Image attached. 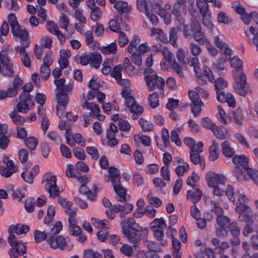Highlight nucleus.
<instances>
[{"mask_svg":"<svg viewBox=\"0 0 258 258\" xmlns=\"http://www.w3.org/2000/svg\"><path fill=\"white\" fill-rule=\"evenodd\" d=\"M29 230V227L27 225L17 224L15 226H11L9 228L10 234L8 238V242L12 248L9 250V253L11 258H17L20 254H24L26 252V248L21 242H19L14 234L15 233L17 235L26 234Z\"/></svg>","mask_w":258,"mask_h":258,"instance_id":"f257e3e1","label":"nucleus"},{"mask_svg":"<svg viewBox=\"0 0 258 258\" xmlns=\"http://www.w3.org/2000/svg\"><path fill=\"white\" fill-rule=\"evenodd\" d=\"M8 21L11 26L13 36L20 39V46L28 47L30 41L28 40V32L25 29L21 28L16 16L13 13L10 14L8 16Z\"/></svg>","mask_w":258,"mask_h":258,"instance_id":"f03ea898","label":"nucleus"},{"mask_svg":"<svg viewBox=\"0 0 258 258\" xmlns=\"http://www.w3.org/2000/svg\"><path fill=\"white\" fill-rule=\"evenodd\" d=\"M144 75L146 85L150 91H154L157 88L159 90L160 94H164L163 88L165 82L161 77H159L151 68L145 70Z\"/></svg>","mask_w":258,"mask_h":258,"instance_id":"7ed1b4c3","label":"nucleus"},{"mask_svg":"<svg viewBox=\"0 0 258 258\" xmlns=\"http://www.w3.org/2000/svg\"><path fill=\"white\" fill-rule=\"evenodd\" d=\"M235 83L233 87L236 92L242 96L250 91L248 84L246 82V77L245 75L241 72H236L234 74Z\"/></svg>","mask_w":258,"mask_h":258,"instance_id":"20e7f679","label":"nucleus"},{"mask_svg":"<svg viewBox=\"0 0 258 258\" xmlns=\"http://www.w3.org/2000/svg\"><path fill=\"white\" fill-rule=\"evenodd\" d=\"M121 231L128 241L133 244V247H136L141 240V237L144 236L141 231L130 230L125 225V221L121 222Z\"/></svg>","mask_w":258,"mask_h":258,"instance_id":"39448f33","label":"nucleus"},{"mask_svg":"<svg viewBox=\"0 0 258 258\" xmlns=\"http://www.w3.org/2000/svg\"><path fill=\"white\" fill-rule=\"evenodd\" d=\"M8 55V52L6 50H2L0 52V61L3 64L1 73L4 76L13 77L14 74L13 64L10 62Z\"/></svg>","mask_w":258,"mask_h":258,"instance_id":"423d86ee","label":"nucleus"},{"mask_svg":"<svg viewBox=\"0 0 258 258\" xmlns=\"http://www.w3.org/2000/svg\"><path fill=\"white\" fill-rule=\"evenodd\" d=\"M19 101L17 103L16 108L18 112H27L34 105L33 100L28 94H20L19 97Z\"/></svg>","mask_w":258,"mask_h":258,"instance_id":"0eeeda50","label":"nucleus"},{"mask_svg":"<svg viewBox=\"0 0 258 258\" xmlns=\"http://www.w3.org/2000/svg\"><path fill=\"white\" fill-rule=\"evenodd\" d=\"M46 183L45 185L46 190L49 193L51 198H54L59 195V190L56 185V178L54 175H45Z\"/></svg>","mask_w":258,"mask_h":258,"instance_id":"6e6552de","label":"nucleus"},{"mask_svg":"<svg viewBox=\"0 0 258 258\" xmlns=\"http://www.w3.org/2000/svg\"><path fill=\"white\" fill-rule=\"evenodd\" d=\"M2 162L6 165L0 167V174L2 176L6 178L10 177L13 173L17 171V168L13 161L10 160L8 156L6 155L3 156Z\"/></svg>","mask_w":258,"mask_h":258,"instance_id":"1a4fd4ad","label":"nucleus"},{"mask_svg":"<svg viewBox=\"0 0 258 258\" xmlns=\"http://www.w3.org/2000/svg\"><path fill=\"white\" fill-rule=\"evenodd\" d=\"M236 212L239 214L238 219L240 221L241 216L244 219H248L250 218L255 219L258 217L257 213L252 212L251 208L246 204H236L235 207Z\"/></svg>","mask_w":258,"mask_h":258,"instance_id":"9d476101","label":"nucleus"},{"mask_svg":"<svg viewBox=\"0 0 258 258\" xmlns=\"http://www.w3.org/2000/svg\"><path fill=\"white\" fill-rule=\"evenodd\" d=\"M67 93L68 92H58L56 94L57 102V106L56 109L57 115L59 118L62 116L63 111L69 101V98Z\"/></svg>","mask_w":258,"mask_h":258,"instance_id":"9b49d317","label":"nucleus"},{"mask_svg":"<svg viewBox=\"0 0 258 258\" xmlns=\"http://www.w3.org/2000/svg\"><path fill=\"white\" fill-rule=\"evenodd\" d=\"M50 247L54 249L59 248L61 250L64 249L67 246V241L64 237L61 235H50L48 233V238L46 240Z\"/></svg>","mask_w":258,"mask_h":258,"instance_id":"f8f14e48","label":"nucleus"},{"mask_svg":"<svg viewBox=\"0 0 258 258\" xmlns=\"http://www.w3.org/2000/svg\"><path fill=\"white\" fill-rule=\"evenodd\" d=\"M188 96L192 103L191 112L195 117H197V114L202 111L201 106L204 105V103L200 99L198 93L195 91H189Z\"/></svg>","mask_w":258,"mask_h":258,"instance_id":"ddd939ff","label":"nucleus"},{"mask_svg":"<svg viewBox=\"0 0 258 258\" xmlns=\"http://www.w3.org/2000/svg\"><path fill=\"white\" fill-rule=\"evenodd\" d=\"M208 184L210 187H215L220 184L224 185L225 183V177L222 174H218L213 172H209L206 175Z\"/></svg>","mask_w":258,"mask_h":258,"instance_id":"4468645a","label":"nucleus"},{"mask_svg":"<svg viewBox=\"0 0 258 258\" xmlns=\"http://www.w3.org/2000/svg\"><path fill=\"white\" fill-rule=\"evenodd\" d=\"M214 41L215 45L221 49L223 54L224 55V56H222L220 58V61L223 60L224 61L228 60L231 55V49L228 47L226 43L220 40L218 36H215L214 37Z\"/></svg>","mask_w":258,"mask_h":258,"instance_id":"2eb2a0df","label":"nucleus"},{"mask_svg":"<svg viewBox=\"0 0 258 258\" xmlns=\"http://www.w3.org/2000/svg\"><path fill=\"white\" fill-rule=\"evenodd\" d=\"M241 216L240 221L244 222L246 224V226L244 228L242 234L244 236H247L249 233H252L255 229L257 228L256 223L258 222V217L255 219H246Z\"/></svg>","mask_w":258,"mask_h":258,"instance_id":"dca6fc26","label":"nucleus"},{"mask_svg":"<svg viewBox=\"0 0 258 258\" xmlns=\"http://www.w3.org/2000/svg\"><path fill=\"white\" fill-rule=\"evenodd\" d=\"M201 27L198 20H191L190 24L184 25L183 27V33L185 38H187L196 33Z\"/></svg>","mask_w":258,"mask_h":258,"instance_id":"f3484780","label":"nucleus"},{"mask_svg":"<svg viewBox=\"0 0 258 258\" xmlns=\"http://www.w3.org/2000/svg\"><path fill=\"white\" fill-rule=\"evenodd\" d=\"M10 135H8V126L4 125L0 128V148L6 149L10 142Z\"/></svg>","mask_w":258,"mask_h":258,"instance_id":"a211bd4d","label":"nucleus"},{"mask_svg":"<svg viewBox=\"0 0 258 258\" xmlns=\"http://www.w3.org/2000/svg\"><path fill=\"white\" fill-rule=\"evenodd\" d=\"M108 171L109 176H106L107 178L105 179L106 182H108L111 181L112 185L120 183V172L117 168L111 166L109 168Z\"/></svg>","mask_w":258,"mask_h":258,"instance_id":"6ab92c4d","label":"nucleus"},{"mask_svg":"<svg viewBox=\"0 0 258 258\" xmlns=\"http://www.w3.org/2000/svg\"><path fill=\"white\" fill-rule=\"evenodd\" d=\"M27 47L25 46H18L15 49L16 52L19 53L23 65L25 67L30 68L31 67V60L26 51V48Z\"/></svg>","mask_w":258,"mask_h":258,"instance_id":"aec40b11","label":"nucleus"},{"mask_svg":"<svg viewBox=\"0 0 258 258\" xmlns=\"http://www.w3.org/2000/svg\"><path fill=\"white\" fill-rule=\"evenodd\" d=\"M125 221L126 227L130 230L141 231L143 236H147L149 230L147 228H143L140 227L138 224L136 223L134 219L132 218H129Z\"/></svg>","mask_w":258,"mask_h":258,"instance_id":"412c9836","label":"nucleus"},{"mask_svg":"<svg viewBox=\"0 0 258 258\" xmlns=\"http://www.w3.org/2000/svg\"><path fill=\"white\" fill-rule=\"evenodd\" d=\"M220 242V240L217 238H213L211 240V243L213 245H217L214 248L215 253L222 254L224 252L225 250L229 248L230 245L227 241H223L219 244Z\"/></svg>","mask_w":258,"mask_h":258,"instance_id":"4be33fe9","label":"nucleus"},{"mask_svg":"<svg viewBox=\"0 0 258 258\" xmlns=\"http://www.w3.org/2000/svg\"><path fill=\"white\" fill-rule=\"evenodd\" d=\"M233 162L237 166H242L244 169L247 170L248 168V158L245 155H236L232 158Z\"/></svg>","mask_w":258,"mask_h":258,"instance_id":"5701e85b","label":"nucleus"},{"mask_svg":"<svg viewBox=\"0 0 258 258\" xmlns=\"http://www.w3.org/2000/svg\"><path fill=\"white\" fill-rule=\"evenodd\" d=\"M54 84L56 85V88L59 90V92H64L71 93L73 89L72 84L64 85L66 80L63 78L58 80H54L53 81Z\"/></svg>","mask_w":258,"mask_h":258,"instance_id":"b1692460","label":"nucleus"},{"mask_svg":"<svg viewBox=\"0 0 258 258\" xmlns=\"http://www.w3.org/2000/svg\"><path fill=\"white\" fill-rule=\"evenodd\" d=\"M112 185L115 193L117 195V200L121 202H125L126 195V188L122 187L120 183H116Z\"/></svg>","mask_w":258,"mask_h":258,"instance_id":"393cba45","label":"nucleus"},{"mask_svg":"<svg viewBox=\"0 0 258 258\" xmlns=\"http://www.w3.org/2000/svg\"><path fill=\"white\" fill-rule=\"evenodd\" d=\"M82 107L90 110L91 111L90 116H97L100 113L99 106L95 102L85 101L82 104Z\"/></svg>","mask_w":258,"mask_h":258,"instance_id":"a878e982","label":"nucleus"},{"mask_svg":"<svg viewBox=\"0 0 258 258\" xmlns=\"http://www.w3.org/2000/svg\"><path fill=\"white\" fill-rule=\"evenodd\" d=\"M202 196V192L199 188H193L191 190H188L186 194L187 198L190 199L194 204L200 200Z\"/></svg>","mask_w":258,"mask_h":258,"instance_id":"bb28decb","label":"nucleus"},{"mask_svg":"<svg viewBox=\"0 0 258 258\" xmlns=\"http://www.w3.org/2000/svg\"><path fill=\"white\" fill-rule=\"evenodd\" d=\"M194 40L199 45H204L209 39L206 37L205 32L202 31V27L191 36Z\"/></svg>","mask_w":258,"mask_h":258,"instance_id":"cd10ccee","label":"nucleus"},{"mask_svg":"<svg viewBox=\"0 0 258 258\" xmlns=\"http://www.w3.org/2000/svg\"><path fill=\"white\" fill-rule=\"evenodd\" d=\"M222 152L227 158L232 157L235 153V151L232 148L228 141H224L221 144Z\"/></svg>","mask_w":258,"mask_h":258,"instance_id":"c85d7f7f","label":"nucleus"},{"mask_svg":"<svg viewBox=\"0 0 258 258\" xmlns=\"http://www.w3.org/2000/svg\"><path fill=\"white\" fill-rule=\"evenodd\" d=\"M209 160L211 161H214L218 158V144L215 141H212V144L209 147Z\"/></svg>","mask_w":258,"mask_h":258,"instance_id":"c756f323","label":"nucleus"},{"mask_svg":"<svg viewBox=\"0 0 258 258\" xmlns=\"http://www.w3.org/2000/svg\"><path fill=\"white\" fill-rule=\"evenodd\" d=\"M89 60L93 67L98 68L101 63V55L97 52H93L89 54Z\"/></svg>","mask_w":258,"mask_h":258,"instance_id":"7c9ffc66","label":"nucleus"},{"mask_svg":"<svg viewBox=\"0 0 258 258\" xmlns=\"http://www.w3.org/2000/svg\"><path fill=\"white\" fill-rule=\"evenodd\" d=\"M166 227V224L162 218H156L150 224L151 230L164 229Z\"/></svg>","mask_w":258,"mask_h":258,"instance_id":"2f4dec72","label":"nucleus"},{"mask_svg":"<svg viewBox=\"0 0 258 258\" xmlns=\"http://www.w3.org/2000/svg\"><path fill=\"white\" fill-rule=\"evenodd\" d=\"M187 64L193 67L196 75L201 74V70L199 67V59L197 56H190L187 58Z\"/></svg>","mask_w":258,"mask_h":258,"instance_id":"473e14b6","label":"nucleus"},{"mask_svg":"<svg viewBox=\"0 0 258 258\" xmlns=\"http://www.w3.org/2000/svg\"><path fill=\"white\" fill-rule=\"evenodd\" d=\"M113 6L119 14L127 12L130 10L127 3L125 2L118 1L115 2Z\"/></svg>","mask_w":258,"mask_h":258,"instance_id":"72a5a7b5","label":"nucleus"},{"mask_svg":"<svg viewBox=\"0 0 258 258\" xmlns=\"http://www.w3.org/2000/svg\"><path fill=\"white\" fill-rule=\"evenodd\" d=\"M49 231H44L43 232L38 230H36L34 232V238L36 242H40L42 241L45 240L48 236Z\"/></svg>","mask_w":258,"mask_h":258,"instance_id":"f704fd0d","label":"nucleus"},{"mask_svg":"<svg viewBox=\"0 0 258 258\" xmlns=\"http://www.w3.org/2000/svg\"><path fill=\"white\" fill-rule=\"evenodd\" d=\"M131 113H133L132 118L136 119L137 117L141 115L143 112L142 107L138 104H134L133 106L128 107Z\"/></svg>","mask_w":258,"mask_h":258,"instance_id":"c9c22d12","label":"nucleus"},{"mask_svg":"<svg viewBox=\"0 0 258 258\" xmlns=\"http://www.w3.org/2000/svg\"><path fill=\"white\" fill-rule=\"evenodd\" d=\"M69 222V231L71 235H79L82 232L81 228L77 226L76 223V220Z\"/></svg>","mask_w":258,"mask_h":258,"instance_id":"e433bc0d","label":"nucleus"},{"mask_svg":"<svg viewBox=\"0 0 258 258\" xmlns=\"http://www.w3.org/2000/svg\"><path fill=\"white\" fill-rule=\"evenodd\" d=\"M178 28L177 27H171L169 30V38L170 43L173 46L177 45V32Z\"/></svg>","mask_w":258,"mask_h":258,"instance_id":"4c0bfd02","label":"nucleus"},{"mask_svg":"<svg viewBox=\"0 0 258 258\" xmlns=\"http://www.w3.org/2000/svg\"><path fill=\"white\" fill-rule=\"evenodd\" d=\"M10 117L12 119L13 122L18 125H22L25 121L24 118L19 115L16 111L11 112L10 114Z\"/></svg>","mask_w":258,"mask_h":258,"instance_id":"58836bf2","label":"nucleus"},{"mask_svg":"<svg viewBox=\"0 0 258 258\" xmlns=\"http://www.w3.org/2000/svg\"><path fill=\"white\" fill-rule=\"evenodd\" d=\"M136 5L138 10L144 14H146L149 10L150 11V7L146 0H137Z\"/></svg>","mask_w":258,"mask_h":258,"instance_id":"ea45409f","label":"nucleus"},{"mask_svg":"<svg viewBox=\"0 0 258 258\" xmlns=\"http://www.w3.org/2000/svg\"><path fill=\"white\" fill-rule=\"evenodd\" d=\"M232 117L234 122L239 126L243 124V118L241 110L239 109H236L232 113Z\"/></svg>","mask_w":258,"mask_h":258,"instance_id":"a19ab883","label":"nucleus"},{"mask_svg":"<svg viewBox=\"0 0 258 258\" xmlns=\"http://www.w3.org/2000/svg\"><path fill=\"white\" fill-rule=\"evenodd\" d=\"M216 222L219 227L227 228L230 225V219L227 216L223 215L217 217Z\"/></svg>","mask_w":258,"mask_h":258,"instance_id":"79ce46f5","label":"nucleus"},{"mask_svg":"<svg viewBox=\"0 0 258 258\" xmlns=\"http://www.w3.org/2000/svg\"><path fill=\"white\" fill-rule=\"evenodd\" d=\"M190 159L191 161L195 165L201 163L202 158L200 153L196 151H194L193 148H191L190 151Z\"/></svg>","mask_w":258,"mask_h":258,"instance_id":"37998d69","label":"nucleus"},{"mask_svg":"<svg viewBox=\"0 0 258 258\" xmlns=\"http://www.w3.org/2000/svg\"><path fill=\"white\" fill-rule=\"evenodd\" d=\"M148 100L151 107L154 108L159 105V97L156 92H154L150 94Z\"/></svg>","mask_w":258,"mask_h":258,"instance_id":"c03bdc74","label":"nucleus"},{"mask_svg":"<svg viewBox=\"0 0 258 258\" xmlns=\"http://www.w3.org/2000/svg\"><path fill=\"white\" fill-rule=\"evenodd\" d=\"M117 51V44L115 43H111L107 46H103L101 51L103 54H115Z\"/></svg>","mask_w":258,"mask_h":258,"instance_id":"a18cd8bd","label":"nucleus"},{"mask_svg":"<svg viewBox=\"0 0 258 258\" xmlns=\"http://www.w3.org/2000/svg\"><path fill=\"white\" fill-rule=\"evenodd\" d=\"M119 251L127 257H131L133 254V247L128 244H123L119 248Z\"/></svg>","mask_w":258,"mask_h":258,"instance_id":"49530a36","label":"nucleus"},{"mask_svg":"<svg viewBox=\"0 0 258 258\" xmlns=\"http://www.w3.org/2000/svg\"><path fill=\"white\" fill-rule=\"evenodd\" d=\"M171 69L176 73L180 78H184V73L183 69L175 60L173 59V61L169 64Z\"/></svg>","mask_w":258,"mask_h":258,"instance_id":"de8ad7c7","label":"nucleus"},{"mask_svg":"<svg viewBox=\"0 0 258 258\" xmlns=\"http://www.w3.org/2000/svg\"><path fill=\"white\" fill-rule=\"evenodd\" d=\"M25 143L26 147L32 151L36 149L38 144V141L35 137H31L27 138L25 141Z\"/></svg>","mask_w":258,"mask_h":258,"instance_id":"09e8293b","label":"nucleus"},{"mask_svg":"<svg viewBox=\"0 0 258 258\" xmlns=\"http://www.w3.org/2000/svg\"><path fill=\"white\" fill-rule=\"evenodd\" d=\"M189 165L187 163H184L182 165H178L175 169L176 174L178 177L183 175L185 172L189 170Z\"/></svg>","mask_w":258,"mask_h":258,"instance_id":"8fccbe9b","label":"nucleus"},{"mask_svg":"<svg viewBox=\"0 0 258 258\" xmlns=\"http://www.w3.org/2000/svg\"><path fill=\"white\" fill-rule=\"evenodd\" d=\"M189 49L194 56H198L202 52V49L199 44L191 42L189 44Z\"/></svg>","mask_w":258,"mask_h":258,"instance_id":"3c124183","label":"nucleus"},{"mask_svg":"<svg viewBox=\"0 0 258 258\" xmlns=\"http://www.w3.org/2000/svg\"><path fill=\"white\" fill-rule=\"evenodd\" d=\"M214 83L215 88L217 92H221V90L224 89L227 86V82L222 78H219L216 80Z\"/></svg>","mask_w":258,"mask_h":258,"instance_id":"603ef678","label":"nucleus"},{"mask_svg":"<svg viewBox=\"0 0 258 258\" xmlns=\"http://www.w3.org/2000/svg\"><path fill=\"white\" fill-rule=\"evenodd\" d=\"M50 74V66L42 64L40 68V75L41 78L44 80H47Z\"/></svg>","mask_w":258,"mask_h":258,"instance_id":"864d4df0","label":"nucleus"},{"mask_svg":"<svg viewBox=\"0 0 258 258\" xmlns=\"http://www.w3.org/2000/svg\"><path fill=\"white\" fill-rule=\"evenodd\" d=\"M214 136L217 139L224 140L225 138V135L221 128L216 124L214 125L213 128L211 130Z\"/></svg>","mask_w":258,"mask_h":258,"instance_id":"5fc2aeb1","label":"nucleus"},{"mask_svg":"<svg viewBox=\"0 0 258 258\" xmlns=\"http://www.w3.org/2000/svg\"><path fill=\"white\" fill-rule=\"evenodd\" d=\"M139 124L144 132H149L153 128V125L152 123L143 118L139 119Z\"/></svg>","mask_w":258,"mask_h":258,"instance_id":"6e6d98bb","label":"nucleus"},{"mask_svg":"<svg viewBox=\"0 0 258 258\" xmlns=\"http://www.w3.org/2000/svg\"><path fill=\"white\" fill-rule=\"evenodd\" d=\"M233 172L236 179L238 180L242 181L247 180V177L245 172L242 171L239 167H235Z\"/></svg>","mask_w":258,"mask_h":258,"instance_id":"4d7b16f0","label":"nucleus"},{"mask_svg":"<svg viewBox=\"0 0 258 258\" xmlns=\"http://www.w3.org/2000/svg\"><path fill=\"white\" fill-rule=\"evenodd\" d=\"M23 83V81L18 76H17L13 81V86L9 88L10 90L12 89L14 90V92H15L14 94V96H16L18 93V90L20 88V87Z\"/></svg>","mask_w":258,"mask_h":258,"instance_id":"13d9d810","label":"nucleus"},{"mask_svg":"<svg viewBox=\"0 0 258 258\" xmlns=\"http://www.w3.org/2000/svg\"><path fill=\"white\" fill-rule=\"evenodd\" d=\"M122 18L118 16L116 18V21L114 20H110L108 23L109 27L110 30L113 32H117L120 29L119 25L117 22L120 20L121 21Z\"/></svg>","mask_w":258,"mask_h":258,"instance_id":"bf43d9fd","label":"nucleus"},{"mask_svg":"<svg viewBox=\"0 0 258 258\" xmlns=\"http://www.w3.org/2000/svg\"><path fill=\"white\" fill-rule=\"evenodd\" d=\"M234 137L241 145L244 146L247 148H250L249 143L246 141L244 136L241 133L239 132L236 133Z\"/></svg>","mask_w":258,"mask_h":258,"instance_id":"052dcab7","label":"nucleus"},{"mask_svg":"<svg viewBox=\"0 0 258 258\" xmlns=\"http://www.w3.org/2000/svg\"><path fill=\"white\" fill-rule=\"evenodd\" d=\"M121 70L122 66L121 64H118L115 66L110 74L111 76L113 77L116 80V81L119 79H120V78H121Z\"/></svg>","mask_w":258,"mask_h":258,"instance_id":"680f3d73","label":"nucleus"},{"mask_svg":"<svg viewBox=\"0 0 258 258\" xmlns=\"http://www.w3.org/2000/svg\"><path fill=\"white\" fill-rule=\"evenodd\" d=\"M230 64L235 70H239L242 68V62L238 56H235L231 59Z\"/></svg>","mask_w":258,"mask_h":258,"instance_id":"e2e57ef3","label":"nucleus"},{"mask_svg":"<svg viewBox=\"0 0 258 258\" xmlns=\"http://www.w3.org/2000/svg\"><path fill=\"white\" fill-rule=\"evenodd\" d=\"M246 173L248 176L258 185V171L253 169L249 168L246 171Z\"/></svg>","mask_w":258,"mask_h":258,"instance_id":"0e129e2a","label":"nucleus"},{"mask_svg":"<svg viewBox=\"0 0 258 258\" xmlns=\"http://www.w3.org/2000/svg\"><path fill=\"white\" fill-rule=\"evenodd\" d=\"M101 14V11L99 7L94 8L91 10V18L94 22H97L99 20Z\"/></svg>","mask_w":258,"mask_h":258,"instance_id":"69168bd1","label":"nucleus"},{"mask_svg":"<svg viewBox=\"0 0 258 258\" xmlns=\"http://www.w3.org/2000/svg\"><path fill=\"white\" fill-rule=\"evenodd\" d=\"M47 29L49 32L54 35L59 30L58 27L56 23L53 21H48L46 22Z\"/></svg>","mask_w":258,"mask_h":258,"instance_id":"338daca9","label":"nucleus"},{"mask_svg":"<svg viewBox=\"0 0 258 258\" xmlns=\"http://www.w3.org/2000/svg\"><path fill=\"white\" fill-rule=\"evenodd\" d=\"M69 23L68 17L63 13H62L59 19V25L60 28L64 29L67 31V27Z\"/></svg>","mask_w":258,"mask_h":258,"instance_id":"774afa93","label":"nucleus"}]
</instances>
